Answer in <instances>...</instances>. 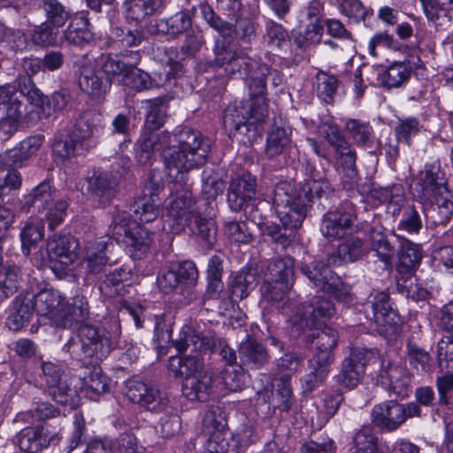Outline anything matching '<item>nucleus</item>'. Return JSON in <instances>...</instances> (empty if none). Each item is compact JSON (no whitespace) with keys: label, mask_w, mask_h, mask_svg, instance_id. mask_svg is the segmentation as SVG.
I'll list each match as a JSON object with an SVG mask.
<instances>
[{"label":"nucleus","mask_w":453,"mask_h":453,"mask_svg":"<svg viewBox=\"0 0 453 453\" xmlns=\"http://www.w3.org/2000/svg\"><path fill=\"white\" fill-rule=\"evenodd\" d=\"M88 22L86 19H73L65 31V39L70 45L82 46L91 38V34L88 28Z\"/></svg>","instance_id":"nucleus-56"},{"label":"nucleus","mask_w":453,"mask_h":453,"mask_svg":"<svg viewBox=\"0 0 453 453\" xmlns=\"http://www.w3.org/2000/svg\"><path fill=\"white\" fill-rule=\"evenodd\" d=\"M363 311L365 317L374 326L372 329L379 334H386L391 328L393 310L386 291L373 290L364 303Z\"/></svg>","instance_id":"nucleus-17"},{"label":"nucleus","mask_w":453,"mask_h":453,"mask_svg":"<svg viewBox=\"0 0 453 453\" xmlns=\"http://www.w3.org/2000/svg\"><path fill=\"white\" fill-rule=\"evenodd\" d=\"M246 434L244 432L229 436L228 440L223 441L206 440V453H241L248 444L247 441H243V439L247 437Z\"/></svg>","instance_id":"nucleus-52"},{"label":"nucleus","mask_w":453,"mask_h":453,"mask_svg":"<svg viewBox=\"0 0 453 453\" xmlns=\"http://www.w3.org/2000/svg\"><path fill=\"white\" fill-rule=\"evenodd\" d=\"M397 288L401 294L413 301L424 300L427 296L426 289L417 282L412 274L402 275L397 280Z\"/></svg>","instance_id":"nucleus-64"},{"label":"nucleus","mask_w":453,"mask_h":453,"mask_svg":"<svg viewBox=\"0 0 453 453\" xmlns=\"http://www.w3.org/2000/svg\"><path fill=\"white\" fill-rule=\"evenodd\" d=\"M160 198L139 196L130 206L134 220L127 212L118 213L112 221V234L118 242H123L130 255L142 258L150 250L151 243L150 233L140 224L154 221L160 214Z\"/></svg>","instance_id":"nucleus-3"},{"label":"nucleus","mask_w":453,"mask_h":453,"mask_svg":"<svg viewBox=\"0 0 453 453\" xmlns=\"http://www.w3.org/2000/svg\"><path fill=\"white\" fill-rule=\"evenodd\" d=\"M344 126L345 130L356 145L360 147H371L372 145L374 132L369 122L357 119H347Z\"/></svg>","instance_id":"nucleus-49"},{"label":"nucleus","mask_w":453,"mask_h":453,"mask_svg":"<svg viewBox=\"0 0 453 453\" xmlns=\"http://www.w3.org/2000/svg\"><path fill=\"white\" fill-rule=\"evenodd\" d=\"M42 144L41 136H30L23 140L19 146L4 154V161L10 165H21L22 163L35 155Z\"/></svg>","instance_id":"nucleus-43"},{"label":"nucleus","mask_w":453,"mask_h":453,"mask_svg":"<svg viewBox=\"0 0 453 453\" xmlns=\"http://www.w3.org/2000/svg\"><path fill=\"white\" fill-rule=\"evenodd\" d=\"M398 263L396 270L399 274H412L421 263L423 255L418 244L403 240L397 252Z\"/></svg>","instance_id":"nucleus-36"},{"label":"nucleus","mask_w":453,"mask_h":453,"mask_svg":"<svg viewBox=\"0 0 453 453\" xmlns=\"http://www.w3.org/2000/svg\"><path fill=\"white\" fill-rule=\"evenodd\" d=\"M319 182L311 180L303 185L290 181H280L273 188V204L283 228L274 226L268 227V234L273 242L286 249L295 237L294 230L299 228L311 205L312 193L319 196Z\"/></svg>","instance_id":"nucleus-2"},{"label":"nucleus","mask_w":453,"mask_h":453,"mask_svg":"<svg viewBox=\"0 0 453 453\" xmlns=\"http://www.w3.org/2000/svg\"><path fill=\"white\" fill-rule=\"evenodd\" d=\"M216 390V379L213 372L202 371L196 377L183 380V395L191 401L206 402Z\"/></svg>","instance_id":"nucleus-25"},{"label":"nucleus","mask_w":453,"mask_h":453,"mask_svg":"<svg viewBox=\"0 0 453 453\" xmlns=\"http://www.w3.org/2000/svg\"><path fill=\"white\" fill-rule=\"evenodd\" d=\"M127 398L146 411L160 413L169 408L167 394L150 382L132 379L127 381Z\"/></svg>","instance_id":"nucleus-15"},{"label":"nucleus","mask_w":453,"mask_h":453,"mask_svg":"<svg viewBox=\"0 0 453 453\" xmlns=\"http://www.w3.org/2000/svg\"><path fill=\"white\" fill-rule=\"evenodd\" d=\"M258 283L257 273L251 269L241 270L231 284L232 297L242 300L255 289Z\"/></svg>","instance_id":"nucleus-51"},{"label":"nucleus","mask_w":453,"mask_h":453,"mask_svg":"<svg viewBox=\"0 0 453 453\" xmlns=\"http://www.w3.org/2000/svg\"><path fill=\"white\" fill-rule=\"evenodd\" d=\"M331 265L328 261L326 265L322 260H314L303 265L301 271L319 290L333 296L339 302L351 303L349 288L333 273Z\"/></svg>","instance_id":"nucleus-10"},{"label":"nucleus","mask_w":453,"mask_h":453,"mask_svg":"<svg viewBox=\"0 0 453 453\" xmlns=\"http://www.w3.org/2000/svg\"><path fill=\"white\" fill-rule=\"evenodd\" d=\"M33 311L38 315L47 317L56 326L58 319L61 315L63 297L55 289H43L37 295H33Z\"/></svg>","instance_id":"nucleus-27"},{"label":"nucleus","mask_w":453,"mask_h":453,"mask_svg":"<svg viewBox=\"0 0 453 453\" xmlns=\"http://www.w3.org/2000/svg\"><path fill=\"white\" fill-rule=\"evenodd\" d=\"M21 279L22 273L19 266L9 261L3 263L0 256V302L18 291Z\"/></svg>","instance_id":"nucleus-38"},{"label":"nucleus","mask_w":453,"mask_h":453,"mask_svg":"<svg viewBox=\"0 0 453 453\" xmlns=\"http://www.w3.org/2000/svg\"><path fill=\"white\" fill-rule=\"evenodd\" d=\"M428 20L437 23L447 19L449 11L453 7V0H419Z\"/></svg>","instance_id":"nucleus-62"},{"label":"nucleus","mask_w":453,"mask_h":453,"mask_svg":"<svg viewBox=\"0 0 453 453\" xmlns=\"http://www.w3.org/2000/svg\"><path fill=\"white\" fill-rule=\"evenodd\" d=\"M317 333H312L311 342L315 344L318 352L312 358L331 364L333 361L332 350L338 342V333L323 324L320 327H312Z\"/></svg>","instance_id":"nucleus-31"},{"label":"nucleus","mask_w":453,"mask_h":453,"mask_svg":"<svg viewBox=\"0 0 453 453\" xmlns=\"http://www.w3.org/2000/svg\"><path fill=\"white\" fill-rule=\"evenodd\" d=\"M79 142L72 136L55 139L52 145V154L56 162L65 163L78 154Z\"/></svg>","instance_id":"nucleus-59"},{"label":"nucleus","mask_w":453,"mask_h":453,"mask_svg":"<svg viewBox=\"0 0 453 453\" xmlns=\"http://www.w3.org/2000/svg\"><path fill=\"white\" fill-rule=\"evenodd\" d=\"M411 188L423 204L426 219L433 224H446L453 216V196L448 189L445 173L439 160L425 165Z\"/></svg>","instance_id":"nucleus-4"},{"label":"nucleus","mask_w":453,"mask_h":453,"mask_svg":"<svg viewBox=\"0 0 453 453\" xmlns=\"http://www.w3.org/2000/svg\"><path fill=\"white\" fill-rule=\"evenodd\" d=\"M335 313L334 303L320 296H316L307 305L298 307L296 313L290 316L293 332L300 334L305 329L320 327L326 319H331Z\"/></svg>","instance_id":"nucleus-14"},{"label":"nucleus","mask_w":453,"mask_h":453,"mask_svg":"<svg viewBox=\"0 0 453 453\" xmlns=\"http://www.w3.org/2000/svg\"><path fill=\"white\" fill-rule=\"evenodd\" d=\"M291 128L288 126H274L269 131L266 138L265 155L275 157L284 153L291 144Z\"/></svg>","instance_id":"nucleus-41"},{"label":"nucleus","mask_w":453,"mask_h":453,"mask_svg":"<svg viewBox=\"0 0 453 453\" xmlns=\"http://www.w3.org/2000/svg\"><path fill=\"white\" fill-rule=\"evenodd\" d=\"M339 88V81L334 74L319 71L316 75V92L318 96L326 104L334 101Z\"/></svg>","instance_id":"nucleus-54"},{"label":"nucleus","mask_w":453,"mask_h":453,"mask_svg":"<svg viewBox=\"0 0 453 453\" xmlns=\"http://www.w3.org/2000/svg\"><path fill=\"white\" fill-rule=\"evenodd\" d=\"M203 433L207 440H228L226 419L219 407H212L205 412L203 418Z\"/></svg>","instance_id":"nucleus-34"},{"label":"nucleus","mask_w":453,"mask_h":453,"mask_svg":"<svg viewBox=\"0 0 453 453\" xmlns=\"http://www.w3.org/2000/svg\"><path fill=\"white\" fill-rule=\"evenodd\" d=\"M208 204L210 211H204L206 217L202 216L200 210L193 217L194 224L191 222L188 226H190L193 233L197 234L208 247H211L216 241L217 228L215 221L211 218L213 208L211 206L210 203H208Z\"/></svg>","instance_id":"nucleus-45"},{"label":"nucleus","mask_w":453,"mask_h":453,"mask_svg":"<svg viewBox=\"0 0 453 453\" xmlns=\"http://www.w3.org/2000/svg\"><path fill=\"white\" fill-rule=\"evenodd\" d=\"M134 150L135 159L141 165H150L156 152L160 151L168 177L181 184L188 181L190 170L205 163L210 145L199 132L185 127L173 135L144 130Z\"/></svg>","instance_id":"nucleus-1"},{"label":"nucleus","mask_w":453,"mask_h":453,"mask_svg":"<svg viewBox=\"0 0 453 453\" xmlns=\"http://www.w3.org/2000/svg\"><path fill=\"white\" fill-rule=\"evenodd\" d=\"M351 443V453H382L379 448L378 437L369 428L357 431Z\"/></svg>","instance_id":"nucleus-53"},{"label":"nucleus","mask_w":453,"mask_h":453,"mask_svg":"<svg viewBox=\"0 0 453 453\" xmlns=\"http://www.w3.org/2000/svg\"><path fill=\"white\" fill-rule=\"evenodd\" d=\"M155 339L158 342H172V345L179 351H187L189 348L191 351L203 352L207 351L208 349H213L216 343V335L211 333L207 334H200L196 330L189 325H185L181 327L179 337L175 340L173 339L172 330L165 329L163 326L162 317H156L155 324Z\"/></svg>","instance_id":"nucleus-7"},{"label":"nucleus","mask_w":453,"mask_h":453,"mask_svg":"<svg viewBox=\"0 0 453 453\" xmlns=\"http://www.w3.org/2000/svg\"><path fill=\"white\" fill-rule=\"evenodd\" d=\"M261 77H254L249 83L250 102V116L255 121H264L268 116V105L266 102V82L265 76L271 74L270 68L262 65L258 66Z\"/></svg>","instance_id":"nucleus-21"},{"label":"nucleus","mask_w":453,"mask_h":453,"mask_svg":"<svg viewBox=\"0 0 453 453\" xmlns=\"http://www.w3.org/2000/svg\"><path fill=\"white\" fill-rule=\"evenodd\" d=\"M289 284L264 281L261 291L264 298L276 304L277 309L288 315L296 309V304L290 301Z\"/></svg>","instance_id":"nucleus-37"},{"label":"nucleus","mask_w":453,"mask_h":453,"mask_svg":"<svg viewBox=\"0 0 453 453\" xmlns=\"http://www.w3.org/2000/svg\"><path fill=\"white\" fill-rule=\"evenodd\" d=\"M120 335L121 327L117 319H111L103 327L86 323L78 330V340L71 338L64 349L78 360L85 357L101 360L117 347Z\"/></svg>","instance_id":"nucleus-5"},{"label":"nucleus","mask_w":453,"mask_h":453,"mask_svg":"<svg viewBox=\"0 0 453 453\" xmlns=\"http://www.w3.org/2000/svg\"><path fill=\"white\" fill-rule=\"evenodd\" d=\"M203 360L199 356L186 355L172 357L169 359L168 369L175 377L188 380L203 371Z\"/></svg>","instance_id":"nucleus-39"},{"label":"nucleus","mask_w":453,"mask_h":453,"mask_svg":"<svg viewBox=\"0 0 453 453\" xmlns=\"http://www.w3.org/2000/svg\"><path fill=\"white\" fill-rule=\"evenodd\" d=\"M28 98L15 87L7 85L0 87V130L4 134H12L17 130L20 121L27 123L37 115L35 107L42 104L40 96L35 104L27 105Z\"/></svg>","instance_id":"nucleus-6"},{"label":"nucleus","mask_w":453,"mask_h":453,"mask_svg":"<svg viewBox=\"0 0 453 453\" xmlns=\"http://www.w3.org/2000/svg\"><path fill=\"white\" fill-rule=\"evenodd\" d=\"M256 178L249 173L234 179L229 186L227 201L230 208L238 211L256 195Z\"/></svg>","instance_id":"nucleus-26"},{"label":"nucleus","mask_w":453,"mask_h":453,"mask_svg":"<svg viewBox=\"0 0 453 453\" xmlns=\"http://www.w3.org/2000/svg\"><path fill=\"white\" fill-rule=\"evenodd\" d=\"M379 375L383 383H388L395 394L398 395H405L411 379L404 366L383 359Z\"/></svg>","instance_id":"nucleus-29"},{"label":"nucleus","mask_w":453,"mask_h":453,"mask_svg":"<svg viewBox=\"0 0 453 453\" xmlns=\"http://www.w3.org/2000/svg\"><path fill=\"white\" fill-rule=\"evenodd\" d=\"M80 243L70 234H52L47 242V253L51 261L52 271L59 279H66L73 275L68 267L78 258Z\"/></svg>","instance_id":"nucleus-11"},{"label":"nucleus","mask_w":453,"mask_h":453,"mask_svg":"<svg viewBox=\"0 0 453 453\" xmlns=\"http://www.w3.org/2000/svg\"><path fill=\"white\" fill-rule=\"evenodd\" d=\"M40 7L46 15V22L62 27L70 19L69 11L58 0H42Z\"/></svg>","instance_id":"nucleus-58"},{"label":"nucleus","mask_w":453,"mask_h":453,"mask_svg":"<svg viewBox=\"0 0 453 453\" xmlns=\"http://www.w3.org/2000/svg\"><path fill=\"white\" fill-rule=\"evenodd\" d=\"M330 365L314 358L310 360L311 371L302 379L303 388L305 391H313L324 381L329 372Z\"/></svg>","instance_id":"nucleus-57"},{"label":"nucleus","mask_w":453,"mask_h":453,"mask_svg":"<svg viewBox=\"0 0 453 453\" xmlns=\"http://www.w3.org/2000/svg\"><path fill=\"white\" fill-rule=\"evenodd\" d=\"M175 193H172L165 203V217L167 220L173 221L171 226L173 233H180L191 223L193 217L202 210L201 205L196 206L192 193L188 188L178 189L185 183L176 184Z\"/></svg>","instance_id":"nucleus-13"},{"label":"nucleus","mask_w":453,"mask_h":453,"mask_svg":"<svg viewBox=\"0 0 453 453\" xmlns=\"http://www.w3.org/2000/svg\"><path fill=\"white\" fill-rule=\"evenodd\" d=\"M104 126V117L98 111H85L76 120L75 135L81 139L98 135Z\"/></svg>","instance_id":"nucleus-42"},{"label":"nucleus","mask_w":453,"mask_h":453,"mask_svg":"<svg viewBox=\"0 0 453 453\" xmlns=\"http://www.w3.org/2000/svg\"><path fill=\"white\" fill-rule=\"evenodd\" d=\"M365 252V250L362 240L357 237H352L338 246L337 254L330 255L328 262L333 265H338L342 262H353L361 257Z\"/></svg>","instance_id":"nucleus-47"},{"label":"nucleus","mask_w":453,"mask_h":453,"mask_svg":"<svg viewBox=\"0 0 453 453\" xmlns=\"http://www.w3.org/2000/svg\"><path fill=\"white\" fill-rule=\"evenodd\" d=\"M369 238L372 250L376 252L378 257L385 264L389 263L394 254V248L388 242L382 227H371Z\"/></svg>","instance_id":"nucleus-55"},{"label":"nucleus","mask_w":453,"mask_h":453,"mask_svg":"<svg viewBox=\"0 0 453 453\" xmlns=\"http://www.w3.org/2000/svg\"><path fill=\"white\" fill-rule=\"evenodd\" d=\"M108 248L109 243L104 240H94L86 243L81 265L87 278L104 271L109 263L106 256Z\"/></svg>","instance_id":"nucleus-22"},{"label":"nucleus","mask_w":453,"mask_h":453,"mask_svg":"<svg viewBox=\"0 0 453 453\" xmlns=\"http://www.w3.org/2000/svg\"><path fill=\"white\" fill-rule=\"evenodd\" d=\"M41 368L49 395L57 403L67 404L71 399L72 389L63 369L59 365L50 361H43Z\"/></svg>","instance_id":"nucleus-20"},{"label":"nucleus","mask_w":453,"mask_h":453,"mask_svg":"<svg viewBox=\"0 0 453 453\" xmlns=\"http://www.w3.org/2000/svg\"><path fill=\"white\" fill-rule=\"evenodd\" d=\"M247 113L248 117L240 112L236 106H227L223 112V124L226 130L247 135L248 141L252 142L257 138L258 125L263 121H255L251 118L250 106Z\"/></svg>","instance_id":"nucleus-23"},{"label":"nucleus","mask_w":453,"mask_h":453,"mask_svg":"<svg viewBox=\"0 0 453 453\" xmlns=\"http://www.w3.org/2000/svg\"><path fill=\"white\" fill-rule=\"evenodd\" d=\"M87 191L100 203H106L117 195L116 180L104 172H93L87 178Z\"/></svg>","instance_id":"nucleus-28"},{"label":"nucleus","mask_w":453,"mask_h":453,"mask_svg":"<svg viewBox=\"0 0 453 453\" xmlns=\"http://www.w3.org/2000/svg\"><path fill=\"white\" fill-rule=\"evenodd\" d=\"M406 348V356L411 366L422 372H429L432 367L430 354L411 342L407 343Z\"/></svg>","instance_id":"nucleus-63"},{"label":"nucleus","mask_w":453,"mask_h":453,"mask_svg":"<svg viewBox=\"0 0 453 453\" xmlns=\"http://www.w3.org/2000/svg\"><path fill=\"white\" fill-rule=\"evenodd\" d=\"M33 296L30 293L20 295L15 299V311L6 319L5 325L11 330H20L33 315Z\"/></svg>","instance_id":"nucleus-40"},{"label":"nucleus","mask_w":453,"mask_h":453,"mask_svg":"<svg viewBox=\"0 0 453 453\" xmlns=\"http://www.w3.org/2000/svg\"><path fill=\"white\" fill-rule=\"evenodd\" d=\"M129 57L131 58L129 65L126 73H124V77L119 80V82L137 91L150 88L152 87V81L150 74L135 66L141 58L140 52L138 50L130 51Z\"/></svg>","instance_id":"nucleus-35"},{"label":"nucleus","mask_w":453,"mask_h":453,"mask_svg":"<svg viewBox=\"0 0 453 453\" xmlns=\"http://www.w3.org/2000/svg\"><path fill=\"white\" fill-rule=\"evenodd\" d=\"M43 236L44 226L42 222L26 224L20 232L23 253L29 255L31 249L35 248Z\"/></svg>","instance_id":"nucleus-61"},{"label":"nucleus","mask_w":453,"mask_h":453,"mask_svg":"<svg viewBox=\"0 0 453 453\" xmlns=\"http://www.w3.org/2000/svg\"><path fill=\"white\" fill-rule=\"evenodd\" d=\"M203 19L210 27L217 31L221 36H231L234 33L242 41L251 42L256 37V25L247 18H235V25L223 19L215 12L213 8L206 3L199 5Z\"/></svg>","instance_id":"nucleus-16"},{"label":"nucleus","mask_w":453,"mask_h":453,"mask_svg":"<svg viewBox=\"0 0 453 453\" xmlns=\"http://www.w3.org/2000/svg\"><path fill=\"white\" fill-rule=\"evenodd\" d=\"M355 216L351 205L342 204L341 207L327 211L322 219L321 233L332 239H342L351 233Z\"/></svg>","instance_id":"nucleus-19"},{"label":"nucleus","mask_w":453,"mask_h":453,"mask_svg":"<svg viewBox=\"0 0 453 453\" xmlns=\"http://www.w3.org/2000/svg\"><path fill=\"white\" fill-rule=\"evenodd\" d=\"M192 18L187 12H178L167 19L156 21V32L178 36L192 27Z\"/></svg>","instance_id":"nucleus-44"},{"label":"nucleus","mask_w":453,"mask_h":453,"mask_svg":"<svg viewBox=\"0 0 453 453\" xmlns=\"http://www.w3.org/2000/svg\"><path fill=\"white\" fill-rule=\"evenodd\" d=\"M12 441L24 453H36L49 445L48 435L40 426L21 429Z\"/></svg>","instance_id":"nucleus-32"},{"label":"nucleus","mask_w":453,"mask_h":453,"mask_svg":"<svg viewBox=\"0 0 453 453\" xmlns=\"http://www.w3.org/2000/svg\"><path fill=\"white\" fill-rule=\"evenodd\" d=\"M80 88L92 98H101L111 87L109 79H104L95 61L83 58L77 66Z\"/></svg>","instance_id":"nucleus-18"},{"label":"nucleus","mask_w":453,"mask_h":453,"mask_svg":"<svg viewBox=\"0 0 453 453\" xmlns=\"http://www.w3.org/2000/svg\"><path fill=\"white\" fill-rule=\"evenodd\" d=\"M362 365L351 363V360H343L341 372L335 376V380L341 386L352 389L356 388L364 374Z\"/></svg>","instance_id":"nucleus-60"},{"label":"nucleus","mask_w":453,"mask_h":453,"mask_svg":"<svg viewBox=\"0 0 453 453\" xmlns=\"http://www.w3.org/2000/svg\"><path fill=\"white\" fill-rule=\"evenodd\" d=\"M213 53V64L223 69L227 76L236 73L248 75L258 65L257 62L249 57L244 50L234 48L225 40L215 41Z\"/></svg>","instance_id":"nucleus-12"},{"label":"nucleus","mask_w":453,"mask_h":453,"mask_svg":"<svg viewBox=\"0 0 453 453\" xmlns=\"http://www.w3.org/2000/svg\"><path fill=\"white\" fill-rule=\"evenodd\" d=\"M293 275L294 261L290 257H286L275 259L268 265L264 281L289 284Z\"/></svg>","instance_id":"nucleus-50"},{"label":"nucleus","mask_w":453,"mask_h":453,"mask_svg":"<svg viewBox=\"0 0 453 453\" xmlns=\"http://www.w3.org/2000/svg\"><path fill=\"white\" fill-rule=\"evenodd\" d=\"M377 77L375 79L367 77V80L373 85H383L388 88H397L404 83L410 77V71L403 63H395L388 69L371 68Z\"/></svg>","instance_id":"nucleus-33"},{"label":"nucleus","mask_w":453,"mask_h":453,"mask_svg":"<svg viewBox=\"0 0 453 453\" xmlns=\"http://www.w3.org/2000/svg\"><path fill=\"white\" fill-rule=\"evenodd\" d=\"M166 0H127V19L135 22L144 20L165 6Z\"/></svg>","instance_id":"nucleus-46"},{"label":"nucleus","mask_w":453,"mask_h":453,"mask_svg":"<svg viewBox=\"0 0 453 453\" xmlns=\"http://www.w3.org/2000/svg\"><path fill=\"white\" fill-rule=\"evenodd\" d=\"M421 410L415 403L403 404L395 400L385 401L373 406L371 422L378 429L391 433L399 429L408 418L420 417Z\"/></svg>","instance_id":"nucleus-9"},{"label":"nucleus","mask_w":453,"mask_h":453,"mask_svg":"<svg viewBox=\"0 0 453 453\" xmlns=\"http://www.w3.org/2000/svg\"><path fill=\"white\" fill-rule=\"evenodd\" d=\"M317 133L333 147L337 164L341 166L344 176L353 180L357 175V155L349 142L341 134L338 126L330 117H326L318 125Z\"/></svg>","instance_id":"nucleus-8"},{"label":"nucleus","mask_w":453,"mask_h":453,"mask_svg":"<svg viewBox=\"0 0 453 453\" xmlns=\"http://www.w3.org/2000/svg\"><path fill=\"white\" fill-rule=\"evenodd\" d=\"M239 355L244 365L259 368L268 361V355L264 346L255 339L248 338L239 347Z\"/></svg>","instance_id":"nucleus-48"},{"label":"nucleus","mask_w":453,"mask_h":453,"mask_svg":"<svg viewBox=\"0 0 453 453\" xmlns=\"http://www.w3.org/2000/svg\"><path fill=\"white\" fill-rule=\"evenodd\" d=\"M89 315V306L84 296L77 295L66 303L62 305L60 317L58 319V326L71 327L74 324L85 321Z\"/></svg>","instance_id":"nucleus-30"},{"label":"nucleus","mask_w":453,"mask_h":453,"mask_svg":"<svg viewBox=\"0 0 453 453\" xmlns=\"http://www.w3.org/2000/svg\"><path fill=\"white\" fill-rule=\"evenodd\" d=\"M57 196V189L51 182L44 180L23 196L21 211L27 213L42 212L58 199Z\"/></svg>","instance_id":"nucleus-24"}]
</instances>
